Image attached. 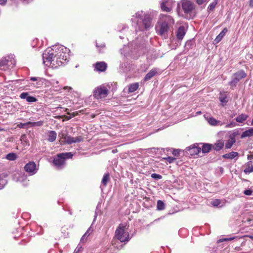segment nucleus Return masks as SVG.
I'll return each mask as SVG.
<instances>
[{
	"instance_id": "1",
	"label": "nucleus",
	"mask_w": 253,
	"mask_h": 253,
	"mask_svg": "<svg viewBox=\"0 0 253 253\" xmlns=\"http://www.w3.org/2000/svg\"><path fill=\"white\" fill-rule=\"evenodd\" d=\"M69 49L61 45L48 47L42 54L43 63L47 66L57 67L68 61Z\"/></svg>"
},
{
	"instance_id": "2",
	"label": "nucleus",
	"mask_w": 253,
	"mask_h": 253,
	"mask_svg": "<svg viewBox=\"0 0 253 253\" xmlns=\"http://www.w3.org/2000/svg\"><path fill=\"white\" fill-rule=\"evenodd\" d=\"M131 20L132 25L135 27V31L142 32L148 30L152 27V18L148 13H144L143 11L137 12L132 16Z\"/></svg>"
},
{
	"instance_id": "3",
	"label": "nucleus",
	"mask_w": 253,
	"mask_h": 253,
	"mask_svg": "<svg viewBox=\"0 0 253 253\" xmlns=\"http://www.w3.org/2000/svg\"><path fill=\"white\" fill-rule=\"evenodd\" d=\"M174 23V21L170 16L163 15L158 24L156 26V30L159 35L166 38L168 37L169 28Z\"/></svg>"
},
{
	"instance_id": "4",
	"label": "nucleus",
	"mask_w": 253,
	"mask_h": 253,
	"mask_svg": "<svg viewBox=\"0 0 253 253\" xmlns=\"http://www.w3.org/2000/svg\"><path fill=\"white\" fill-rule=\"evenodd\" d=\"M72 157L73 154L71 152L60 153L54 158L53 163L57 169H62L65 165V160L71 158Z\"/></svg>"
},
{
	"instance_id": "5",
	"label": "nucleus",
	"mask_w": 253,
	"mask_h": 253,
	"mask_svg": "<svg viewBox=\"0 0 253 253\" xmlns=\"http://www.w3.org/2000/svg\"><path fill=\"white\" fill-rule=\"evenodd\" d=\"M115 236L121 242H128L129 239V234L126 225L120 224L115 232Z\"/></svg>"
},
{
	"instance_id": "6",
	"label": "nucleus",
	"mask_w": 253,
	"mask_h": 253,
	"mask_svg": "<svg viewBox=\"0 0 253 253\" xmlns=\"http://www.w3.org/2000/svg\"><path fill=\"white\" fill-rule=\"evenodd\" d=\"M247 74L243 70H239L234 74L232 77V80L229 83V85L232 87H235L237 84L242 79L245 78Z\"/></svg>"
},
{
	"instance_id": "7",
	"label": "nucleus",
	"mask_w": 253,
	"mask_h": 253,
	"mask_svg": "<svg viewBox=\"0 0 253 253\" xmlns=\"http://www.w3.org/2000/svg\"><path fill=\"white\" fill-rule=\"evenodd\" d=\"M109 90L104 85H100L94 90V96L97 99L104 98L108 95Z\"/></svg>"
},
{
	"instance_id": "8",
	"label": "nucleus",
	"mask_w": 253,
	"mask_h": 253,
	"mask_svg": "<svg viewBox=\"0 0 253 253\" xmlns=\"http://www.w3.org/2000/svg\"><path fill=\"white\" fill-rule=\"evenodd\" d=\"M182 8L185 13H190L194 9V4L188 0H182Z\"/></svg>"
},
{
	"instance_id": "9",
	"label": "nucleus",
	"mask_w": 253,
	"mask_h": 253,
	"mask_svg": "<svg viewBox=\"0 0 253 253\" xmlns=\"http://www.w3.org/2000/svg\"><path fill=\"white\" fill-rule=\"evenodd\" d=\"M62 138L65 142L68 144H71L73 143L80 142L83 140V138L81 136L76 137H73L70 135L62 134Z\"/></svg>"
},
{
	"instance_id": "10",
	"label": "nucleus",
	"mask_w": 253,
	"mask_h": 253,
	"mask_svg": "<svg viewBox=\"0 0 253 253\" xmlns=\"http://www.w3.org/2000/svg\"><path fill=\"white\" fill-rule=\"evenodd\" d=\"M25 170L29 173L30 175H33L37 173L38 169H36V165L34 162H30L24 167Z\"/></svg>"
},
{
	"instance_id": "11",
	"label": "nucleus",
	"mask_w": 253,
	"mask_h": 253,
	"mask_svg": "<svg viewBox=\"0 0 253 253\" xmlns=\"http://www.w3.org/2000/svg\"><path fill=\"white\" fill-rule=\"evenodd\" d=\"M173 3V0H162L161 3V9L163 11L169 12L171 10Z\"/></svg>"
},
{
	"instance_id": "12",
	"label": "nucleus",
	"mask_w": 253,
	"mask_h": 253,
	"mask_svg": "<svg viewBox=\"0 0 253 253\" xmlns=\"http://www.w3.org/2000/svg\"><path fill=\"white\" fill-rule=\"evenodd\" d=\"M186 152L190 156H195L198 155L201 152V148L195 145H193L186 148Z\"/></svg>"
},
{
	"instance_id": "13",
	"label": "nucleus",
	"mask_w": 253,
	"mask_h": 253,
	"mask_svg": "<svg viewBox=\"0 0 253 253\" xmlns=\"http://www.w3.org/2000/svg\"><path fill=\"white\" fill-rule=\"evenodd\" d=\"M205 118L208 123L212 126H221L224 124V123H222L220 121L216 120L212 117L207 116L205 117Z\"/></svg>"
},
{
	"instance_id": "14",
	"label": "nucleus",
	"mask_w": 253,
	"mask_h": 253,
	"mask_svg": "<svg viewBox=\"0 0 253 253\" xmlns=\"http://www.w3.org/2000/svg\"><path fill=\"white\" fill-rule=\"evenodd\" d=\"M15 65V61L14 60L10 59V60L6 58H2L0 61V67H3V69L5 70V66H7L8 67H13Z\"/></svg>"
},
{
	"instance_id": "15",
	"label": "nucleus",
	"mask_w": 253,
	"mask_h": 253,
	"mask_svg": "<svg viewBox=\"0 0 253 253\" xmlns=\"http://www.w3.org/2000/svg\"><path fill=\"white\" fill-rule=\"evenodd\" d=\"M20 97L23 99H26L28 102H34L37 101V99L32 96H30L28 92H23L20 95Z\"/></svg>"
},
{
	"instance_id": "16",
	"label": "nucleus",
	"mask_w": 253,
	"mask_h": 253,
	"mask_svg": "<svg viewBox=\"0 0 253 253\" xmlns=\"http://www.w3.org/2000/svg\"><path fill=\"white\" fill-rule=\"evenodd\" d=\"M95 70L98 72H104L106 70L107 65L103 61L98 62L94 65Z\"/></svg>"
},
{
	"instance_id": "17",
	"label": "nucleus",
	"mask_w": 253,
	"mask_h": 253,
	"mask_svg": "<svg viewBox=\"0 0 253 253\" xmlns=\"http://www.w3.org/2000/svg\"><path fill=\"white\" fill-rule=\"evenodd\" d=\"M236 135L237 133L234 132L233 134L229 135V139L227 141L225 145V147L226 149L230 148L232 146L233 144L235 143V136Z\"/></svg>"
},
{
	"instance_id": "18",
	"label": "nucleus",
	"mask_w": 253,
	"mask_h": 253,
	"mask_svg": "<svg viewBox=\"0 0 253 253\" xmlns=\"http://www.w3.org/2000/svg\"><path fill=\"white\" fill-rule=\"evenodd\" d=\"M185 29L183 26H180L176 31V38L179 40L183 39L185 35Z\"/></svg>"
},
{
	"instance_id": "19",
	"label": "nucleus",
	"mask_w": 253,
	"mask_h": 253,
	"mask_svg": "<svg viewBox=\"0 0 253 253\" xmlns=\"http://www.w3.org/2000/svg\"><path fill=\"white\" fill-rule=\"evenodd\" d=\"M157 73V70L156 69H153L151 70L145 76L144 80L145 81H148L152 78Z\"/></svg>"
},
{
	"instance_id": "20",
	"label": "nucleus",
	"mask_w": 253,
	"mask_h": 253,
	"mask_svg": "<svg viewBox=\"0 0 253 253\" xmlns=\"http://www.w3.org/2000/svg\"><path fill=\"white\" fill-rule=\"evenodd\" d=\"M252 136H253V127H251L242 133L241 138H244L245 137H250Z\"/></svg>"
},
{
	"instance_id": "21",
	"label": "nucleus",
	"mask_w": 253,
	"mask_h": 253,
	"mask_svg": "<svg viewBox=\"0 0 253 253\" xmlns=\"http://www.w3.org/2000/svg\"><path fill=\"white\" fill-rule=\"evenodd\" d=\"M224 146V142L222 140H218L216 143L213 145V148L216 151H219L221 150Z\"/></svg>"
},
{
	"instance_id": "22",
	"label": "nucleus",
	"mask_w": 253,
	"mask_h": 253,
	"mask_svg": "<svg viewBox=\"0 0 253 253\" xmlns=\"http://www.w3.org/2000/svg\"><path fill=\"white\" fill-rule=\"evenodd\" d=\"M57 136V134L55 131H50L48 134L47 140L49 142H53L55 140Z\"/></svg>"
},
{
	"instance_id": "23",
	"label": "nucleus",
	"mask_w": 253,
	"mask_h": 253,
	"mask_svg": "<svg viewBox=\"0 0 253 253\" xmlns=\"http://www.w3.org/2000/svg\"><path fill=\"white\" fill-rule=\"evenodd\" d=\"M248 118V115L245 114H242L237 117L235 119L236 122L242 123L245 121Z\"/></svg>"
},
{
	"instance_id": "24",
	"label": "nucleus",
	"mask_w": 253,
	"mask_h": 253,
	"mask_svg": "<svg viewBox=\"0 0 253 253\" xmlns=\"http://www.w3.org/2000/svg\"><path fill=\"white\" fill-rule=\"evenodd\" d=\"M238 153L236 152H231L230 153H226L223 155V157L225 159H232L236 157H238Z\"/></svg>"
},
{
	"instance_id": "25",
	"label": "nucleus",
	"mask_w": 253,
	"mask_h": 253,
	"mask_svg": "<svg viewBox=\"0 0 253 253\" xmlns=\"http://www.w3.org/2000/svg\"><path fill=\"white\" fill-rule=\"evenodd\" d=\"M227 32V29L226 28L223 29V30L216 37V38L215 39V41L216 42H219Z\"/></svg>"
},
{
	"instance_id": "26",
	"label": "nucleus",
	"mask_w": 253,
	"mask_h": 253,
	"mask_svg": "<svg viewBox=\"0 0 253 253\" xmlns=\"http://www.w3.org/2000/svg\"><path fill=\"white\" fill-rule=\"evenodd\" d=\"M138 86L139 84L137 83L130 84L128 86V91L129 92H133L138 89Z\"/></svg>"
},
{
	"instance_id": "27",
	"label": "nucleus",
	"mask_w": 253,
	"mask_h": 253,
	"mask_svg": "<svg viewBox=\"0 0 253 253\" xmlns=\"http://www.w3.org/2000/svg\"><path fill=\"white\" fill-rule=\"evenodd\" d=\"M211 145L209 144H204L203 145L201 150L203 153H206L209 152L211 150Z\"/></svg>"
},
{
	"instance_id": "28",
	"label": "nucleus",
	"mask_w": 253,
	"mask_h": 253,
	"mask_svg": "<svg viewBox=\"0 0 253 253\" xmlns=\"http://www.w3.org/2000/svg\"><path fill=\"white\" fill-rule=\"evenodd\" d=\"M5 158L9 161H14L17 159V156L14 153H10L7 154Z\"/></svg>"
},
{
	"instance_id": "29",
	"label": "nucleus",
	"mask_w": 253,
	"mask_h": 253,
	"mask_svg": "<svg viewBox=\"0 0 253 253\" xmlns=\"http://www.w3.org/2000/svg\"><path fill=\"white\" fill-rule=\"evenodd\" d=\"M165 208V205L164 203L161 201L158 200L157 204V209L158 210L161 211L164 210Z\"/></svg>"
},
{
	"instance_id": "30",
	"label": "nucleus",
	"mask_w": 253,
	"mask_h": 253,
	"mask_svg": "<svg viewBox=\"0 0 253 253\" xmlns=\"http://www.w3.org/2000/svg\"><path fill=\"white\" fill-rule=\"evenodd\" d=\"M219 99L222 103H226L228 102L227 96L225 93H220L219 97Z\"/></svg>"
},
{
	"instance_id": "31",
	"label": "nucleus",
	"mask_w": 253,
	"mask_h": 253,
	"mask_svg": "<svg viewBox=\"0 0 253 253\" xmlns=\"http://www.w3.org/2000/svg\"><path fill=\"white\" fill-rule=\"evenodd\" d=\"M43 125V122L42 121H38L36 122H30V126L31 127H34V126H42Z\"/></svg>"
},
{
	"instance_id": "32",
	"label": "nucleus",
	"mask_w": 253,
	"mask_h": 253,
	"mask_svg": "<svg viewBox=\"0 0 253 253\" xmlns=\"http://www.w3.org/2000/svg\"><path fill=\"white\" fill-rule=\"evenodd\" d=\"M109 176V174L108 173H106L103 176L101 182L105 186H106L107 183Z\"/></svg>"
},
{
	"instance_id": "33",
	"label": "nucleus",
	"mask_w": 253,
	"mask_h": 253,
	"mask_svg": "<svg viewBox=\"0 0 253 253\" xmlns=\"http://www.w3.org/2000/svg\"><path fill=\"white\" fill-rule=\"evenodd\" d=\"M30 126V122L25 123H20L17 125V127L19 128H28Z\"/></svg>"
},
{
	"instance_id": "34",
	"label": "nucleus",
	"mask_w": 253,
	"mask_h": 253,
	"mask_svg": "<svg viewBox=\"0 0 253 253\" xmlns=\"http://www.w3.org/2000/svg\"><path fill=\"white\" fill-rule=\"evenodd\" d=\"M244 171L246 174L253 172V165H251V166H248L244 169Z\"/></svg>"
},
{
	"instance_id": "35",
	"label": "nucleus",
	"mask_w": 253,
	"mask_h": 253,
	"mask_svg": "<svg viewBox=\"0 0 253 253\" xmlns=\"http://www.w3.org/2000/svg\"><path fill=\"white\" fill-rule=\"evenodd\" d=\"M221 203V201L219 199H214L211 202V204L214 207H218Z\"/></svg>"
},
{
	"instance_id": "36",
	"label": "nucleus",
	"mask_w": 253,
	"mask_h": 253,
	"mask_svg": "<svg viewBox=\"0 0 253 253\" xmlns=\"http://www.w3.org/2000/svg\"><path fill=\"white\" fill-rule=\"evenodd\" d=\"M217 0H214V1H213L208 6V9L211 11L214 8L215 5L217 4Z\"/></svg>"
},
{
	"instance_id": "37",
	"label": "nucleus",
	"mask_w": 253,
	"mask_h": 253,
	"mask_svg": "<svg viewBox=\"0 0 253 253\" xmlns=\"http://www.w3.org/2000/svg\"><path fill=\"white\" fill-rule=\"evenodd\" d=\"M93 231V228L91 226H90L84 235L87 238L92 233Z\"/></svg>"
},
{
	"instance_id": "38",
	"label": "nucleus",
	"mask_w": 253,
	"mask_h": 253,
	"mask_svg": "<svg viewBox=\"0 0 253 253\" xmlns=\"http://www.w3.org/2000/svg\"><path fill=\"white\" fill-rule=\"evenodd\" d=\"M93 231V228L91 226H90L84 235L87 238L92 233Z\"/></svg>"
},
{
	"instance_id": "39",
	"label": "nucleus",
	"mask_w": 253,
	"mask_h": 253,
	"mask_svg": "<svg viewBox=\"0 0 253 253\" xmlns=\"http://www.w3.org/2000/svg\"><path fill=\"white\" fill-rule=\"evenodd\" d=\"M151 176L152 178L157 180H159L162 178V176L157 173H152L151 175Z\"/></svg>"
},
{
	"instance_id": "40",
	"label": "nucleus",
	"mask_w": 253,
	"mask_h": 253,
	"mask_svg": "<svg viewBox=\"0 0 253 253\" xmlns=\"http://www.w3.org/2000/svg\"><path fill=\"white\" fill-rule=\"evenodd\" d=\"M163 159L167 160L169 163H173V161L175 160V158L171 157L164 158Z\"/></svg>"
},
{
	"instance_id": "41",
	"label": "nucleus",
	"mask_w": 253,
	"mask_h": 253,
	"mask_svg": "<svg viewBox=\"0 0 253 253\" xmlns=\"http://www.w3.org/2000/svg\"><path fill=\"white\" fill-rule=\"evenodd\" d=\"M6 183V181L5 179H0V189H2Z\"/></svg>"
},
{
	"instance_id": "42",
	"label": "nucleus",
	"mask_w": 253,
	"mask_h": 253,
	"mask_svg": "<svg viewBox=\"0 0 253 253\" xmlns=\"http://www.w3.org/2000/svg\"><path fill=\"white\" fill-rule=\"evenodd\" d=\"M209 0H196L197 3L199 5L207 3Z\"/></svg>"
},
{
	"instance_id": "43",
	"label": "nucleus",
	"mask_w": 253,
	"mask_h": 253,
	"mask_svg": "<svg viewBox=\"0 0 253 253\" xmlns=\"http://www.w3.org/2000/svg\"><path fill=\"white\" fill-rule=\"evenodd\" d=\"M82 247L79 244L75 250L74 253H79L82 251Z\"/></svg>"
},
{
	"instance_id": "44",
	"label": "nucleus",
	"mask_w": 253,
	"mask_h": 253,
	"mask_svg": "<svg viewBox=\"0 0 253 253\" xmlns=\"http://www.w3.org/2000/svg\"><path fill=\"white\" fill-rule=\"evenodd\" d=\"M43 80V79L39 78V77H32L30 78V80L32 81H42Z\"/></svg>"
},
{
	"instance_id": "45",
	"label": "nucleus",
	"mask_w": 253,
	"mask_h": 253,
	"mask_svg": "<svg viewBox=\"0 0 253 253\" xmlns=\"http://www.w3.org/2000/svg\"><path fill=\"white\" fill-rule=\"evenodd\" d=\"M252 191L251 190L248 189L244 191V193L246 195H251L252 194Z\"/></svg>"
},
{
	"instance_id": "46",
	"label": "nucleus",
	"mask_w": 253,
	"mask_h": 253,
	"mask_svg": "<svg viewBox=\"0 0 253 253\" xmlns=\"http://www.w3.org/2000/svg\"><path fill=\"white\" fill-rule=\"evenodd\" d=\"M172 154L174 156H178L179 154V152L178 150H173L172 151Z\"/></svg>"
},
{
	"instance_id": "47",
	"label": "nucleus",
	"mask_w": 253,
	"mask_h": 253,
	"mask_svg": "<svg viewBox=\"0 0 253 253\" xmlns=\"http://www.w3.org/2000/svg\"><path fill=\"white\" fill-rule=\"evenodd\" d=\"M235 237H232V238H223L220 240L221 242L225 241H231L233 239H234Z\"/></svg>"
},
{
	"instance_id": "48",
	"label": "nucleus",
	"mask_w": 253,
	"mask_h": 253,
	"mask_svg": "<svg viewBox=\"0 0 253 253\" xmlns=\"http://www.w3.org/2000/svg\"><path fill=\"white\" fill-rule=\"evenodd\" d=\"M86 239H87V237L86 236H85L84 235H83V236L82 237V238L81 239V242H84L85 241H86Z\"/></svg>"
},
{
	"instance_id": "49",
	"label": "nucleus",
	"mask_w": 253,
	"mask_h": 253,
	"mask_svg": "<svg viewBox=\"0 0 253 253\" xmlns=\"http://www.w3.org/2000/svg\"><path fill=\"white\" fill-rule=\"evenodd\" d=\"M96 46L97 47H101V48H104L105 47V44L104 43H101L100 45H98V43L96 42Z\"/></svg>"
},
{
	"instance_id": "50",
	"label": "nucleus",
	"mask_w": 253,
	"mask_h": 253,
	"mask_svg": "<svg viewBox=\"0 0 253 253\" xmlns=\"http://www.w3.org/2000/svg\"><path fill=\"white\" fill-rule=\"evenodd\" d=\"M7 0H0V4L4 5L6 4Z\"/></svg>"
},
{
	"instance_id": "51",
	"label": "nucleus",
	"mask_w": 253,
	"mask_h": 253,
	"mask_svg": "<svg viewBox=\"0 0 253 253\" xmlns=\"http://www.w3.org/2000/svg\"><path fill=\"white\" fill-rule=\"evenodd\" d=\"M229 124H230V125L232 127H234V126H236V123H235L234 122H233V121H231V122L229 123Z\"/></svg>"
},
{
	"instance_id": "52",
	"label": "nucleus",
	"mask_w": 253,
	"mask_h": 253,
	"mask_svg": "<svg viewBox=\"0 0 253 253\" xmlns=\"http://www.w3.org/2000/svg\"><path fill=\"white\" fill-rule=\"evenodd\" d=\"M249 5L250 7H253V0H250Z\"/></svg>"
},
{
	"instance_id": "53",
	"label": "nucleus",
	"mask_w": 253,
	"mask_h": 253,
	"mask_svg": "<svg viewBox=\"0 0 253 253\" xmlns=\"http://www.w3.org/2000/svg\"><path fill=\"white\" fill-rule=\"evenodd\" d=\"M248 159L249 160V159H253V155H248Z\"/></svg>"
},
{
	"instance_id": "54",
	"label": "nucleus",
	"mask_w": 253,
	"mask_h": 253,
	"mask_svg": "<svg viewBox=\"0 0 253 253\" xmlns=\"http://www.w3.org/2000/svg\"><path fill=\"white\" fill-rule=\"evenodd\" d=\"M59 83L58 81H53V83H52V84H53V85L55 86V84H58Z\"/></svg>"
},
{
	"instance_id": "55",
	"label": "nucleus",
	"mask_w": 253,
	"mask_h": 253,
	"mask_svg": "<svg viewBox=\"0 0 253 253\" xmlns=\"http://www.w3.org/2000/svg\"><path fill=\"white\" fill-rule=\"evenodd\" d=\"M225 127V128H231L232 127L230 125L229 123L226 124Z\"/></svg>"
},
{
	"instance_id": "56",
	"label": "nucleus",
	"mask_w": 253,
	"mask_h": 253,
	"mask_svg": "<svg viewBox=\"0 0 253 253\" xmlns=\"http://www.w3.org/2000/svg\"><path fill=\"white\" fill-rule=\"evenodd\" d=\"M251 165H252V161H249L247 163V167L248 166H251Z\"/></svg>"
},
{
	"instance_id": "57",
	"label": "nucleus",
	"mask_w": 253,
	"mask_h": 253,
	"mask_svg": "<svg viewBox=\"0 0 253 253\" xmlns=\"http://www.w3.org/2000/svg\"><path fill=\"white\" fill-rule=\"evenodd\" d=\"M64 89H69V90H70L72 89V88L71 87H69V86H65L64 87Z\"/></svg>"
},
{
	"instance_id": "58",
	"label": "nucleus",
	"mask_w": 253,
	"mask_h": 253,
	"mask_svg": "<svg viewBox=\"0 0 253 253\" xmlns=\"http://www.w3.org/2000/svg\"><path fill=\"white\" fill-rule=\"evenodd\" d=\"M5 130L3 128H1L0 127V131H5Z\"/></svg>"
},
{
	"instance_id": "59",
	"label": "nucleus",
	"mask_w": 253,
	"mask_h": 253,
	"mask_svg": "<svg viewBox=\"0 0 253 253\" xmlns=\"http://www.w3.org/2000/svg\"><path fill=\"white\" fill-rule=\"evenodd\" d=\"M149 149L151 150H153L154 151H155L156 150H157V149H156L155 148H151V149Z\"/></svg>"
},
{
	"instance_id": "60",
	"label": "nucleus",
	"mask_w": 253,
	"mask_h": 253,
	"mask_svg": "<svg viewBox=\"0 0 253 253\" xmlns=\"http://www.w3.org/2000/svg\"><path fill=\"white\" fill-rule=\"evenodd\" d=\"M249 238L251 239L252 240H253V236L250 235L249 236Z\"/></svg>"
},
{
	"instance_id": "61",
	"label": "nucleus",
	"mask_w": 253,
	"mask_h": 253,
	"mask_svg": "<svg viewBox=\"0 0 253 253\" xmlns=\"http://www.w3.org/2000/svg\"><path fill=\"white\" fill-rule=\"evenodd\" d=\"M201 114V111L197 112V114Z\"/></svg>"
},
{
	"instance_id": "62",
	"label": "nucleus",
	"mask_w": 253,
	"mask_h": 253,
	"mask_svg": "<svg viewBox=\"0 0 253 253\" xmlns=\"http://www.w3.org/2000/svg\"><path fill=\"white\" fill-rule=\"evenodd\" d=\"M251 125L252 126H253V120H252V121H251Z\"/></svg>"
},
{
	"instance_id": "63",
	"label": "nucleus",
	"mask_w": 253,
	"mask_h": 253,
	"mask_svg": "<svg viewBox=\"0 0 253 253\" xmlns=\"http://www.w3.org/2000/svg\"><path fill=\"white\" fill-rule=\"evenodd\" d=\"M126 29V27L124 26V27L123 28V30H125Z\"/></svg>"
},
{
	"instance_id": "64",
	"label": "nucleus",
	"mask_w": 253,
	"mask_h": 253,
	"mask_svg": "<svg viewBox=\"0 0 253 253\" xmlns=\"http://www.w3.org/2000/svg\"><path fill=\"white\" fill-rule=\"evenodd\" d=\"M120 37L121 39H123V38H122L121 36H120Z\"/></svg>"
}]
</instances>
